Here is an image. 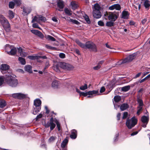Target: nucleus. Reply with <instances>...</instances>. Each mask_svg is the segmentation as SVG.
<instances>
[{
	"instance_id": "40",
	"label": "nucleus",
	"mask_w": 150,
	"mask_h": 150,
	"mask_svg": "<svg viewBox=\"0 0 150 150\" xmlns=\"http://www.w3.org/2000/svg\"><path fill=\"white\" fill-rule=\"evenodd\" d=\"M39 23L40 21L44 22L46 20V18L41 15L39 16Z\"/></svg>"
},
{
	"instance_id": "10",
	"label": "nucleus",
	"mask_w": 150,
	"mask_h": 150,
	"mask_svg": "<svg viewBox=\"0 0 150 150\" xmlns=\"http://www.w3.org/2000/svg\"><path fill=\"white\" fill-rule=\"evenodd\" d=\"M31 32L32 33L38 35L40 37L42 38H43L44 37V36L41 33L37 30L35 29L32 30H31Z\"/></svg>"
},
{
	"instance_id": "31",
	"label": "nucleus",
	"mask_w": 150,
	"mask_h": 150,
	"mask_svg": "<svg viewBox=\"0 0 150 150\" xmlns=\"http://www.w3.org/2000/svg\"><path fill=\"white\" fill-rule=\"evenodd\" d=\"M130 86H125L122 88V91L124 92H126L129 90Z\"/></svg>"
},
{
	"instance_id": "34",
	"label": "nucleus",
	"mask_w": 150,
	"mask_h": 150,
	"mask_svg": "<svg viewBox=\"0 0 150 150\" xmlns=\"http://www.w3.org/2000/svg\"><path fill=\"white\" fill-rule=\"evenodd\" d=\"M54 122L57 125V128L58 131H60L61 129L60 123L58 120L56 119L54 120Z\"/></svg>"
},
{
	"instance_id": "27",
	"label": "nucleus",
	"mask_w": 150,
	"mask_h": 150,
	"mask_svg": "<svg viewBox=\"0 0 150 150\" xmlns=\"http://www.w3.org/2000/svg\"><path fill=\"white\" fill-rule=\"evenodd\" d=\"M144 1V5L146 8H149L150 6V3L148 0H142Z\"/></svg>"
},
{
	"instance_id": "64",
	"label": "nucleus",
	"mask_w": 150,
	"mask_h": 150,
	"mask_svg": "<svg viewBox=\"0 0 150 150\" xmlns=\"http://www.w3.org/2000/svg\"><path fill=\"white\" fill-rule=\"evenodd\" d=\"M18 52L20 54V55L21 54V53L23 52L22 49L20 47L18 48Z\"/></svg>"
},
{
	"instance_id": "59",
	"label": "nucleus",
	"mask_w": 150,
	"mask_h": 150,
	"mask_svg": "<svg viewBox=\"0 0 150 150\" xmlns=\"http://www.w3.org/2000/svg\"><path fill=\"white\" fill-rule=\"evenodd\" d=\"M119 133H117L116 134L114 138V141L115 142L117 140V138L119 137Z\"/></svg>"
},
{
	"instance_id": "13",
	"label": "nucleus",
	"mask_w": 150,
	"mask_h": 150,
	"mask_svg": "<svg viewBox=\"0 0 150 150\" xmlns=\"http://www.w3.org/2000/svg\"><path fill=\"white\" fill-rule=\"evenodd\" d=\"M9 67L6 64H3L1 65L0 67L1 71L3 74L4 71L7 70L9 68Z\"/></svg>"
},
{
	"instance_id": "56",
	"label": "nucleus",
	"mask_w": 150,
	"mask_h": 150,
	"mask_svg": "<svg viewBox=\"0 0 150 150\" xmlns=\"http://www.w3.org/2000/svg\"><path fill=\"white\" fill-rule=\"evenodd\" d=\"M114 106L116 110H117L120 107L119 105H118L117 103H114Z\"/></svg>"
},
{
	"instance_id": "25",
	"label": "nucleus",
	"mask_w": 150,
	"mask_h": 150,
	"mask_svg": "<svg viewBox=\"0 0 150 150\" xmlns=\"http://www.w3.org/2000/svg\"><path fill=\"white\" fill-rule=\"evenodd\" d=\"M41 107H34V109L33 112V114L34 115H36L37 113L40 111Z\"/></svg>"
},
{
	"instance_id": "32",
	"label": "nucleus",
	"mask_w": 150,
	"mask_h": 150,
	"mask_svg": "<svg viewBox=\"0 0 150 150\" xmlns=\"http://www.w3.org/2000/svg\"><path fill=\"white\" fill-rule=\"evenodd\" d=\"M114 22L112 21L107 22L106 24V25L109 27L113 26L114 25Z\"/></svg>"
},
{
	"instance_id": "60",
	"label": "nucleus",
	"mask_w": 150,
	"mask_h": 150,
	"mask_svg": "<svg viewBox=\"0 0 150 150\" xmlns=\"http://www.w3.org/2000/svg\"><path fill=\"white\" fill-rule=\"evenodd\" d=\"M59 57L62 58H64L65 57V54L63 53H60L59 54Z\"/></svg>"
},
{
	"instance_id": "21",
	"label": "nucleus",
	"mask_w": 150,
	"mask_h": 150,
	"mask_svg": "<svg viewBox=\"0 0 150 150\" xmlns=\"http://www.w3.org/2000/svg\"><path fill=\"white\" fill-rule=\"evenodd\" d=\"M58 6L60 9H62L64 7V4L63 1L62 0H59L57 2Z\"/></svg>"
},
{
	"instance_id": "57",
	"label": "nucleus",
	"mask_w": 150,
	"mask_h": 150,
	"mask_svg": "<svg viewBox=\"0 0 150 150\" xmlns=\"http://www.w3.org/2000/svg\"><path fill=\"white\" fill-rule=\"evenodd\" d=\"M41 142H42V144L41 145V146L42 147H45V145L44 144V138H42Z\"/></svg>"
},
{
	"instance_id": "48",
	"label": "nucleus",
	"mask_w": 150,
	"mask_h": 150,
	"mask_svg": "<svg viewBox=\"0 0 150 150\" xmlns=\"http://www.w3.org/2000/svg\"><path fill=\"white\" fill-rule=\"evenodd\" d=\"M50 40L52 41H54L55 40V39L52 36L47 35V40Z\"/></svg>"
},
{
	"instance_id": "24",
	"label": "nucleus",
	"mask_w": 150,
	"mask_h": 150,
	"mask_svg": "<svg viewBox=\"0 0 150 150\" xmlns=\"http://www.w3.org/2000/svg\"><path fill=\"white\" fill-rule=\"evenodd\" d=\"M100 7L98 4L96 3L95 4L93 8V11H100Z\"/></svg>"
},
{
	"instance_id": "61",
	"label": "nucleus",
	"mask_w": 150,
	"mask_h": 150,
	"mask_svg": "<svg viewBox=\"0 0 150 150\" xmlns=\"http://www.w3.org/2000/svg\"><path fill=\"white\" fill-rule=\"evenodd\" d=\"M100 67V65L98 64L95 67H93V69L95 70H98L99 69Z\"/></svg>"
},
{
	"instance_id": "8",
	"label": "nucleus",
	"mask_w": 150,
	"mask_h": 150,
	"mask_svg": "<svg viewBox=\"0 0 150 150\" xmlns=\"http://www.w3.org/2000/svg\"><path fill=\"white\" fill-rule=\"evenodd\" d=\"M27 95L21 93H13L12 94V96L15 98L22 99L26 98Z\"/></svg>"
},
{
	"instance_id": "58",
	"label": "nucleus",
	"mask_w": 150,
	"mask_h": 150,
	"mask_svg": "<svg viewBox=\"0 0 150 150\" xmlns=\"http://www.w3.org/2000/svg\"><path fill=\"white\" fill-rule=\"evenodd\" d=\"M88 92H81L80 95L83 96H86L88 95Z\"/></svg>"
},
{
	"instance_id": "12",
	"label": "nucleus",
	"mask_w": 150,
	"mask_h": 150,
	"mask_svg": "<svg viewBox=\"0 0 150 150\" xmlns=\"http://www.w3.org/2000/svg\"><path fill=\"white\" fill-rule=\"evenodd\" d=\"M93 15L94 18H99L101 16V13L100 11H93Z\"/></svg>"
},
{
	"instance_id": "50",
	"label": "nucleus",
	"mask_w": 150,
	"mask_h": 150,
	"mask_svg": "<svg viewBox=\"0 0 150 150\" xmlns=\"http://www.w3.org/2000/svg\"><path fill=\"white\" fill-rule=\"evenodd\" d=\"M85 18L86 21L87 23L88 24H90L91 23V21L90 20L88 17V16H86L85 17Z\"/></svg>"
},
{
	"instance_id": "52",
	"label": "nucleus",
	"mask_w": 150,
	"mask_h": 150,
	"mask_svg": "<svg viewBox=\"0 0 150 150\" xmlns=\"http://www.w3.org/2000/svg\"><path fill=\"white\" fill-rule=\"evenodd\" d=\"M138 102L139 103V106L138 107H142L143 105L142 101V100H139Z\"/></svg>"
},
{
	"instance_id": "9",
	"label": "nucleus",
	"mask_w": 150,
	"mask_h": 150,
	"mask_svg": "<svg viewBox=\"0 0 150 150\" xmlns=\"http://www.w3.org/2000/svg\"><path fill=\"white\" fill-rule=\"evenodd\" d=\"M121 9V7L120 5L118 4H114L110 6L108 8V9L110 10H113L114 9H115L117 10H120Z\"/></svg>"
},
{
	"instance_id": "49",
	"label": "nucleus",
	"mask_w": 150,
	"mask_h": 150,
	"mask_svg": "<svg viewBox=\"0 0 150 150\" xmlns=\"http://www.w3.org/2000/svg\"><path fill=\"white\" fill-rule=\"evenodd\" d=\"M6 105V103L5 101H1L0 102V108H3L5 107Z\"/></svg>"
},
{
	"instance_id": "15",
	"label": "nucleus",
	"mask_w": 150,
	"mask_h": 150,
	"mask_svg": "<svg viewBox=\"0 0 150 150\" xmlns=\"http://www.w3.org/2000/svg\"><path fill=\"white\" fill-rule=\"evenodd\" d=\"M52 86L54 88H58L59 86V83L57 80L53 81L52 83Z\"/></svg>"
},
{
	"instance_id": "63",
	"label": "nucleus",
	"mask_w": 150,
	"mask_h": 150,
	"mask_svg": "<svg viewBox=\"0 0 150 150\" xmlns=\"http://www.w3.org/2000/svg\"><path fill=\"white\" fill-rule=\"evenodd\" d=\"M105 88L103 86L101 88L100 90V93H102L104 92L105 91Z\"/></svg>"
},
{
	"instance_id": "7",
	"label": "nucleus",
	"mask_w": 150,
	"mask_h": 150,
	"mask_svg": "<svg viewBox=\"0 0 150 150\" xmlns=\"http://www.w3.org/2000/svg\"><path fill=\"white\" fill-rule=\"evenodd\" d=\"M136 55V54L135 53H134L129 55L123 60L120 61V64L125 63L131 61L135 58Z\"/></svg>"
},
{
	"instance_id": "39",
	"label": "nucleus",
	"mask_w": 150,
	"mask_h": 150,
	"mask_svg": "<svg viewBox=\"0 0 150 150\" xmlns=\"http://www.w3.org/2000/svg\"><path fill=\"white\" fill-rule=\"evenodd\" d=\"M98 93V91L93 90L92 91H89L88 92V95L92 96L93 94H96Z\"/></svg>"
},
{
	"instance_id": "47",
	"label": "nucleus",
	"mask_w": 150,
	"mask_h": 150,
	"mask_svg": "<svg viewBox=\"0 0 150 150\" xmlns=\"http://www.w3.org/2000/svg\"><path fill=\"white\" fill-rule=\"evenodd\" d=\"M14 1L15 4L17 6H19L21 4V0H14Z\"/></svg>"
},
{
	"instance_id": "17",
	"label": "nucleus",
	"mask_w": 150,
	"mask_h": 150,
	"mask_svg": "<svg viewBox=\"0 0 150 150\" xmlns=\"http://www.w3.org/2000/svg\"><path fill=\"white\" fill-rule=\"evenodd\" d=\"M68 142V140L67 139L65 138L64 139L61 144V147L62 149H64L65 148V150H66V148H65V147L67 144Z\"/></svg>"
},
{
	"instance_id": "53",
	"label": "nucleus",
	"mask_w": 150,
	"mask_h": 150,
	"mask_svg": "<svg viewBox=\"0 0 150 150\" xmlns=\"http://www.w3.org/2000/svg\"><path fill=\"white\" fill-rule=\"evenodd\" d=\"M27 54H28L27 53L23 52L21 53V54L20 55L21 57H25Z\"/></svg>"
},
{
	"instance_id": "11",
	"label": "nucleus",
	"mask_w": 150,
	"mask_h": 150,
	"mask_svg": "<svg viewBox=\"0 0 150 150\" xmlns=\"http://www.w3.org/2000/svg\"><path fill=\"white\" fill-rule=\"evenodd\" d=\"M41 101L39 98H37L34 101V105L35 107H41Z\"/></svg>"
},
{
	"instance_id": "35",
	"label": "nucleus",
	"mask_w": 150,
	"mask_h": 150,
	"mask_svg": "<svg viewBox=\"0 0 150 150\" xmlns=\"http://www.w3.org/2000/svg\"><path fill=\"white\" fill-rule=\"evenodd\" d=\"M114 99L115 103H117L120 100L121 98L120 96H116L114 97Z\"/></svg>"
},
{
	"instance_id": "16",
	"label": "nucleus",
	"mask_w": 150,
	"mask_h": 150,
	"mask_svg": "<svg viewBox=\"0 0 150 150\" xmlns=\"http://www.w3.org/2000/svg\"><path fill=\"white\" fill-rule=\"evenodd\" d=\"M25 70L30 73H32V67L30 65H28L25 66L24 67Z\"/></svg>"
},
{
	"instance_id": "46",
	"label": "nucleus",
	"mask_w": 150,
	"mask_h": 150,
	"mask_svg": "<svg viewBox=\"0 0 150 150\" xmlns=\"http://www.w3.org/2000/svg\"><path fill=\"white\" fill-rule=\"evenodd\" d=\"M4 77L3 76H0V86L2 85L4 83Z\"/></svg>"
},
{
	"instance_id": "36",
	"label": "nucleus",
	"mask_w": 150,
	"mask_h": 150,
	"mask_svg": "<svg viewBox=\"0 0 150 150\" xmlns=\"http://www.w3.org/2000/svg\"><path fill=\"white\" fill-rule=\"evenodd\" d=\"M9 17L10 19H12L14 17V13L13 11L9 10L8 11Z\"/></svg>"
},
{
	"instance_id": "29",
	"label": "nucleus",
	"mask_w": 150,
	"mask_h": 150,
	"mask_svg": "<svg viewBox=\"0 0 150 150\" xmlns=\"http://www.w3.org/2000/svg\"><path fill=\"white\" fill-rule=\"evenodd\" d=\"M71 5L72 6V9L73 10L75 9L78 7L77 4L75 1H72L71 3Z\"/></svg>"
},
{
	"instance_id": "51",
	"label": "nucleus",
	"mask_w": 150,
	"mask_h": 150,
	"mask_svg": "<svg viewBox=\"0 0 150 150\" xmlns=\"http://www.w3.org/2000/svg\"><path fill=\"white\" fill-rule=\"evenodd\" d=\"M128 112H125L123 113V116L122 117L123 119H125L127 118L128 115Z\"/></svg>"
},
{
	"instance_id": "28",
	"label": "nucleus",
	"mask_w": 150,
	"mask_h": 150,
	"mask_svg": "<svg viewBox=\"0 0 150 150\" xmlns=\"http://www.w3.org/2000/svg\"><path fill=\"white\" fill-rule=\"evenodd\" d=\"M23 11L26 14H28L30 12L31 9L30 8H24L23 9Z\"/></svg>"
},
{
	"instance_id": "14",
	"label": "nucleus",
	"mask_w": 150,
	"mask_h": 150,
	"mask_svg": "<svg viewBox=\"0 0 150 150\" xmlns=\"http://www.w3.org/2000/svg\"><path fill=\"white\" fill-rule=\"evenodd\" d=\"M77 131L75 129H73L71 131V134L70 135V137L73 139H75L77 137Z\"/></svg>"
},
{
	"instance_id": "5",
	"label": "nucleus",
	"mask_w": 150,
	"mask_h": 150,
	"mask_svg": "<svg viewBox=\"0 0 150 150\" xmlns=\"http://www.w3.org/2000/svg\"><path fill=\"white\" fill-rule=\"evenodd\" d=\"M119 13L118 12H112L110 13L109 14L107 13L108 20L115 21L117 18L119 16Z\"/></svg>"
},
{
	"instance_id": "2",
	"label": "nucleus",
	"mask_w": 150,
	"mask_h": 150,
	"mask_svg": "<svg viewBox=\"0 0 150 150\" xmlns=\"http://www.w3.org/2000/svg\"><path fill=\"white\" fill-rule=\"evenodd\" d=\"M5 81L8 85L12 87H16L19 83L18 80L10 75H6Z\"/></svg>"
},
{
	"instance_id": "54",
	"label": "nucleus",
	"mask_w": 150,
	"mask_h": 150,
	"mask_svg": "<svg viewBox=\"0 0 150 150\" xmlns=\"http://www.w3.org/2000/svg\"><path fill=\"white\" fill-rule=\"evenodd\" d=\"M98 25L100 26H103L104 25V23L101 21H100L98 22Z\"/></svg>"
},
{
	"instance_id": "55",
	"label": "nucleus",
	"mask_w": 150,
	"mask_h": 150,
	"mask_svg": "<svg viewBox=\"0 0 150 150\" xmlns=\"http://www.w3.org/2000/svg\"><path fill=\"white\" fill-rule=\"evenodd\" d=\"M138 110L137 112V114L139 115L140 112L142 110V107H138Z\"/></svg>"
},
{
	"instance_id": "33",
	"label": "nucleus",
	"mask_w": 150,
	"mask_h": 150,
	"mask_svg": "<svg viewBox=\"0 0 150 150\" xmlns=\"http://www.w3.org/2000/svg\"><path fill=\"white\" fill-rule=\"evenodd\" d=\"M18 60L20 63L22 65H25L26 64V61L25 59L21 57H19L18 58Z\"/></svg>"
},
{
	"instance_id": "18",
	"label": "nucleus",
	"mask_w": 150,
	"mask_h": 150,
	"mask_svg": "<svg viewBox=\"0 0 150 150\" xmlns=\"http://www.w3.org/2000/svg\"><path fill=\"white\" fill-rule=\"evenodd\" d=\"M17 52V49L16 48H11V51L9 52H7V54L11 55H15Z\"/></svg>"
},
{
	"instance_id": "37",
	"label": "nucleus",
	"mask_w": 150,
	"mask_h": 150,
	"mask_svg": "<svg viewBox=\"0 0 150 150\" xmlns=\"http://www.w3.org/2000/svg\"><path fill=\"white\" fill-rule=\"evenodd\" d=\"M64 11L65 13L69 16H70L71 15L72 11L70 10L68 8H66L65 9Z\"/></svg>"
},
{
	"instance_id": "44",
	"label": "nucleus",
	"mask_w": 150,
	"mask_h": 150,
	"mask_svg": "<svg viewBox=\"0 0 150 150\" xmlns=\"http://www.w3.org/2000/svg\"><path fill=\"white\" fill-rule=\"evenodd\" d=\"M15 4L14 1H11L10 2L8 5L9 7L11 8H13L14 7Z\"/></svg>"
},
{
	"instance_id": "6",
	"label": "nucleus",
	"mask_w": 150,
	"mask_h": 150,
	"mask_svg": "<svg viewBox=\"0 0 150 150\" xmlns=\"http://www.w3.org/2000/svg\"><path fill=\"white\" fill-rule=\"evenodd\" d=\"M59 64L61 68L66 70H71L74 68L72 65L65 62H60Z\"/></svg>"
},
{
	"instance_id": "3",
	"label": "nucleus",
	"mask_w": 150,
	"mask_h": 150,
	"mask_svg": "<svg viewBox=\"0 0 150 150\" xmlns=\"http://www.w3.org/2000/svg\"><path fill=\"white\" fill-rule=\"evenodd\" d=\"M0 22L6 31L9 32L10 30V25L6 19L2 15H0Z\"/></svg>"
},
{
	"instance_id": "42",
	"label": "nucleus",
	"mask_w": 150,
	"mask_h": 150,
	"mask_svg": "<svg viewBox=\"0 0 150 150\" xmlns=\"http://www.w3.org/2000/svg\"><path fill=\"white\" fill-rule=\"evenodd\" d=\"M56 139L55 137L52 136L49 139L48 142L50 143H51L54 142Z\"/></svg>"
},
{
	"instance_id": "4",
	"label": "nucleus",
	"mask_w": 150,
	"mask_h": 150,
	"mask_svg": "<svg viewBox=\"0 0 150 150\" xmlns=\"http://www.w3.org/2000/svg\"><path fill=\"white\" fill-rule=\"evenodd\" d=\"M137 123V120L134 117L130 119H128L126 122V125L128 128L131 129L134 127Z\"/></svg>"
},
{
	"instance_id": "20",
	"label": "nucleus",
	"mask_w": 150,
	"mask_h": 150,
	"mask_svg": "<svg viewBox=\"0 0 150 150\" xmlns=\"http://www.w3.org/2000/svg\"><path fill=\"white\" fill-rule=\"evenodd\" d=\"M122 18L127 19L128 18L129 16V12L127 11H124L122 12Z\"/></svg>"
},
{
	"instance_id": "62",
	"label": "nucleus",
	"mask_w": 150,
	"mask_h": 150,
	"mask_svg": "<svg viewBox=\"0 0 150 150\" xmlns=\"http://www.w3.org/2000/svg\"><path fill=\"white\" fill-rule=\"evenodd\" d=\"M33 27L34 28H38V25L37 23H34L33 24Z\"/></svg>"
},
{
	"instance_id": "23",
	"label": "nucleus",
	"mask_w": 150,
	"mask_h": 150,
	"mask_svg": "<svg viewBox=\"0 0 150 150\" xmlns=\"http://www.w3.org/2000/svg\"><path fill=\"white\" fill-rule=\"evenodd\" d=\"M45 108L46 109V112L45 113H42V112L40 114L37 115L35 118L36 120H37L38 119L41 118L42 117H44L46 115L45 114H46V113H47V107L45 106Z\"/></svg>"
},
{
	"instance_id": "19",
	"label": "nucleus",
	"mask_w": 150,
	"mask_h": 150,
	"mask_svg": "<svg viewBox=\"0 0 150 150\" xmlns=\"http://www.w3.org/2000/svg\"><path fill=\"white\" fill-rule=\"evenodd\" d=\"M129 107V105L127 103H123L120 107V108L121 111H124L126 110Z\"/></svg>"
},
{
	"instance_id": "43",
	"label": "nucleus",
	"mask_w": 150,
	"mask_h": 150,
	"mask_svg": "<svg viewBox=\"0 0 150 150\" xmlns=\"http://www.w3.org/2000/svg\"><path fill=\"white\" fill-rule=\"evenodd\" d=\"M87 85L86 84H85L84 85L81 86L80 87V89L82 90H84L87 88Z\"/></svg>"
},
{
	"instance_id": "30",
	"label": "nucleus",
	"mask_w": 150,
	"mask_h": 150,
	"mask_svg": "<svg viewBox=\"0 0 150 150\" xmlns=\"http://www.w3.org/2000/svg\"><path fill=\"white\" fill-rule=\"evenodd\" d=\"M55 126L56 125L54 123L50 122L48 125H47V127H50V131L53 130Z\"/></svg>"
},
{
	"instance_id": "1",
	"label": "nucleus",
	"mask_w": 150,
	"mask_h": 150,
	"mask_svg": "<svg viewBox=\"0 0 150 150\" xmlns=\"http://www.w3.org/2000/svg\"><path fill=\"white\" fill-rule=\"evenodd\" d=\"M75 42L81 48L84 49H88L95 52L97 51L96 45L92 42H87L84 44L81 42L78 39H76Z\"/></svg>"
},
{
	"instance_id": "26",
	"label": "nucleus",
	"mask_w": 150,
	"mask_h": 150,
	"mask_svg": "<svg viewBox=\"0 0 150 150\" xmlns=\"http://www.w3.org/2000/svg\"><path fill=\"white\" fill-rule=\"evenodd\" d=\"M141 121L143 123L147 124L149 121L148 117L145 116H143L141 118Z\"/></svg>"
},
{
	"instance_id": "22",
	"label": "nucleus",
	"mask_w": 150,
	"mask_h": 150,
	"mask_svg": "<svg viewBox=\"0 0 150 150\" xmlns=\"http://www.w3.org/2000/svg\"><path fill=\"white\" fill-rule=\"evenodd\" d=\"M39 56L37 55H30L28 57V58L29 59L32 60H37L38 61H39Z\"/></svg>"
},
{
	"instance_id": "41",
	"label": "nucleus",
	"mask_w": 150,
	"mask_h": 150,
	"mask_svg": "<svg viewBox=\"0 0 150 150\" xmlns=\"http://www.w3.org/2000/svg\"><path fill=\"white\" fill-rule=\"evenodd\" d=\"M12 48V47L8 44H7L6 45L5 47V50L6 51L7 53V52H9V51L11 50Z\"/></svg>"
},
{
	"instance_id": "45",
	"label": "nucleus",
	"mask_w": 150,
	"mask_h": 150,
	"mask_svg": "<svg viewBox=\"0 0 150 150\" xmlns=\"http://www.w3.org/2000/svg\"><path fill=\"white\" fill-rule=\"evenodd\" d=\"M35 21H36L38 23H39V16L38 17L36 16H34V17L32 20V23H33Z\"/></svg>"
},
{
	"instance_id": "38",
	"label": "nucleus",
	"mask_w": 150,
	"mask_h": 150,
	"mask_svg": "<svg viewBox=\"0 0 150 150\" xmlns=\"http://www.w3.org/2000/svg\"><path fill=\"white\" fill-rule=\"evenodd\" d=\"M69 18L70 19L68 20L69 22H71L72 23L76 25H78L79 24V22L73 19H71L70 18Z\"/></svg>"
}]
</instances>
